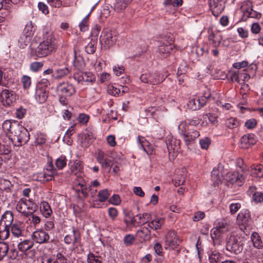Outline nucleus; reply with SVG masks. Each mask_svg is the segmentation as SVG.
Wrapping results in <instances>:
<instances>
[{
    "mask_svg": "<svg viewBox=\"0 0 263 263\" xmlns=\"http://www.w3.org/2000/svg\"><path fill=\"white\" fill-rule=\"evenodd\" d=\"M43 41L36 47L35 55L39 58L47 57L55 51L57 41L49 28L45 27L43 29Z\"/></svg>",
    "mask_w": 263,
    "mask_h": 263,
    "instance_id": "obj_1",
    "label": "nucleus"
},
{
    "mask_svg": "<svg viewBox=\"0 0 263 263\" xmlns=\"http://www.w3.org/2000/svg\"><path fill=\"white\" fill-rule=\"evenodd\" d=\"M13 138L11 140L15 146H20L25 144L30 139V135L28 130L20 125L14 133Z\"/></svg>",
    "mask_w": 263,
    "mask_h": 263,
    "instance_id": "obj_2",
    "label": "nucleus"
},
{
    "mask_svg": "<svg viewBox=\"0 0 263 263\" xmlns=\"http://www.w3.org/2000/svg\"><path fill=\"white\" fill-rule=\"evenodd\" d=\"M15 208L18 212L28 216L34 211L35 204L30 200L22 198L17 202Z\"/></svg>",
    "mask_w": 263,
    "mask_h": 263,
    "instance_id": "obj_3",
    "label": "nucleus"
},
{
    "mask_svg": "<svg viewBox=\"0 0 263 263\" xmlns=\"http://www.w3.org/2000/svg\"><path fill=\"white\" fill-rule=\"evenodd\" d=\"M181 240L177 232L174 230L168 231L164 237V248L166 250H174L178 248Z\"/></svg>",
    "mask_w": 263,
    "mask_h": 263,
    "instance_id": "obj_4",
    "label": "nucleus"
},
{
    "mask_svg": "<svg viewBox=\"0 0 263 263\" xmlns=\"http://www.w3.org/2000/svg\"><path fill=\"white\" fill-rule=\"evenodd\" d=\"M117 36L116 31L109 29L104 30L100 37L101 44L104 48H109L116 43Z\"/></svg>",
    "mask_w": 263,
    "mask_h": 263,
    "instance_id": "obj_5",
    "label": "nucleus"
},
{
    "mask_svg": "<svg viewBox=\"0 0 263 263\" xmlns=\"http://www.w3.org/2000/svg\"><path fill=\"white\" fill-rule=\"evenodd\" d=\"M237 222L241 230L244 231L251 226V214L248 210H241L237 217Z\"/></svg>",
    "mask_w": 263,
    "mask_h": 263,
    "instance_id": "obj_6",
    "label": "nucleus"
},
{
    "mask_svg": "<svg viewBox=\"0 0 263 263\" xmlns=\"http://www.w3.org/2000/svg\"><path fill=\"white\" fill-rule=\"evenodd\" d=\"M226 249L235 254L240 253L242 249L240 238L236 235H231L227 240Z\"/></svg>",
    "mask_w": 263,
    "mask_h": 263,
    "instance_id": "obj_7",
    "label": "nucleus"
},
{
    "mask_svg": "<svg viewBox=\"0 0 263 263\" xmlns=\"http://www.w3.org/2000/svg\"><path fill=\"white\" fill-rule=\"evenodd\" d=\"M15 100V95L13 91L8 89L3 88L0 92V103L5 107H10Z\"/></svg>",
    "mask_w": 263,
    "mask_h": 263,
    "instance_id": "obj_8",
    "label": "nucleus"
},
{
    "mask_svg": "<svg viewBox=\"0 0 263 263\" xmlns=\"http://www.w3.org/2000/svg\"><path fill=\"white\" fill-rule=\"evenodd\" d=\"M21 124L15 121L5 120L2 124V129L6 135L12 140V136Z\"/></svg>",
    "mask_w": 263,
    "mask_h": 263,
    "instance_id": "obj_9",
    "label": "nucleus"
},
{
    "mask_svg": "<svg viewBox=\"0 0 263 263\" xmlns=\"http://www.w3.org/2000/svg\"><path fill=\"white\" fill-rule=\"evenodd\" d=\"M209 6L213 15L218 16L224 9V0H209Z\"/></svg>",
    "mask_w": 263,
    "mask_h": 263,
    "instance_id": "obj_10",
    "label": "nucleus"
},
{
    "mask_svg": "<svg viewBox=\"0 0 263 263\" xmlns=\"http://www.w3.org/2000/svg\"><path fill=\"white\" fill-rule=\"evenodd\" d=\"M57 91L58 95L65 97H70L76 92L74 86L67 82L60 84L57 87Z\"/></svg>",
    "mask_w": 263,
    "mask_h": 263,
    "instance_id": "obj_11",
    "label": "nucleus"
},
{
    "mask_svg": "<svg viewBox=\"0 0 263 263\" xmlns=\"http://www.w3.org/2000/svg\"><path fill=\"white\" fill-rule=\"evenodd\" d=\"M31 238L33 242L42 244L47 242L49 240L50 236L45 231L37 230L32 233Z\"/></svg>",
    "mask_w": 263,
    "mask_h": 263,
    "instance_id": "obj_12",
    "label": "nucleus"
},
{
    "mask_svg": "<svg viewBox=\"0 0 263 263\" xmlns=\"http://www.w3.org/2000/svg\"><path fill=\"white\" fill-rule=\"evenodd\" d=\"M73 78L77 81L78 83L85 82L92 84L96 80L95 76L91 72H77L74 74Z\"/></svg>",
    "mask_w": 263,
    "mask_h": 263,
    "instance_id": "obj_13",
    "label": "nucleus"
},
{
    "mask_svg": "<svg viewBox=\"0 0 263 263\" xmlns=\"http://www.w3.org/2000/svg\"><path fill=\"white\" fill-rule=\"evenodd\" d=\"M81 240L80 233L77 229L72 228L71 233L67 234L64 237V241L67 244L72 243L73 246L79 244Z\"/></svg>",
    "mask_w": 263,
    "mask_h": 263,
    "instance_id": "obj_14",
    "label": "nucleus"
},
{
    "mask_svg": "<svg viewBox=\"0 0 263 263\" xmlns=\"http://www.w3.org/2000/svg\"><path fill=\"white\" fill-rule=\"evenodd\" d=\"M227 179L232 184L236 183L238 185L241 186L244 182L245 178L241 173L230 172L227 174Z\"/></svg>",
    "mask_w": 263,
    "mask_h": 263,
    "instance_id": "obj_15",
    "label": "nucleus"
},
{
    "mask_svg": "<svg viewBox=\"0 0 263 263\" xmlns=\"http://www.w3.org/2000/svg\"><path fill=\"white\" fill-rule=\"evenodd\" d=\"M180 140L174 138H168L166 145L169 154L173 153V156H176L180 147Z\"/></svg>",
    "mask_w": 263,
    "mask_h": 263,
    "instance_id": "obj_16",
    "label": "nucleus"
},
{
    "mask_svg": "<svg viewBox=\"0 0 263 263\" xmlns=\"http://www.w3.org/2000/svg\"><path fill=\"white\" fill-rule=\"evenodd\" d=\"M69 166L71 172L78 176H81L83 170V165L79 160H71L69 162Z\"/></svg>",
    "mask_w": 263,
    "mask_h": 263,
    "instance_id": "obj_17",
    "label": "nucleus"
},
{
    "mask_svg": "<svg viewBox=\"0 0 263 263\" xmlns=\"http://www.w3.org/2000/svg\"><path fill=\"white\" fill-rule=\"evenodd\" d=\"M208 31L209 44L214 47H218L222 39L221 35L218 32H214L211 29H209Z\"/></svg>",
    "mask_w": 263,
    "mask_h": 263,
    "instance_id": "obj_18",
    "label": "nucleus"
},
{
    "mask_svg": "<svg viewBox=\"0 0 263 263\" xmlns=\"http://www.w3.org/2000/svg\"><path fill=\"white\" fill-rule=\"evenodd\" d=\"M79 178L76 180L74 182V186L76 190L81 192L83 196H87L88 195V189L86 182L81 176H78Z\"/></svg>",
    "mask_w": 263,
    "mask_h": 263,
    "instance_id": "obj_19",
    "label": "nucleus"
},
{
    "mask_svg": "<svg viewBox=\"0 0 263 263\" xmlns=\"http://www.w3.org/2000/svg\"><path fill=\"white\" fill-rule=\"evenodd\" d=\"M200 136L199 132L195 129H193L190 131H188L182 137V138L187 146L194 143L197 138Z\"/></svg>",
    "mask_w": 263,
    "mask_h": 263,
    "instance_id": "obj_20",
    "label": "nucleus"
},
{
    "mask_svg": "<svg viewBox=\"0 0 263 263\" xmlns=\"http://www.w3.org/2000/svg\"><path fill=\"white\" fill-rule=\"evenodd\" d=\"M254 135L248 134L243 136L240 140V146L242 148H247L255 143Z\"/></svg>",
    "mask_w": 263,
    "mask_h": 263,
    "instance_id": "obj_21",
    "label": "nucleus"
},
{
    "mask_svg": "<svg viewBox=\"0 0 263 263\" xmlns=\"http://www.w3.org/2000/svg\"><path fill=\"white\" fill-rule=\"evenodd\" d=\"M164 222L165 219L164 218L155 217L148 222V226L151 229L156 231L160 230L164 224Z\"/></svg>",
    "mask_w": 263,
    "mask_h": 263,
    "instance_id": "obj_22",
    "label": "nucleus"
},
{
    "mask_svg": "<svg viewBox=\"0 0 263 263\" xmlns=\"http://www.w3.org/2000/svg\"><path fill=\"white\" fill-rule=\"evenodd\" d=\"M13 220V215L10 211H6L2 216L0 222V227L4 224V226L9 227Z\"/></svg>",
    "mask_w": 263,
    "mask_h": 263,
    "instance_id": "obj_23",
    "label": "nucleus"
},
{
    "mask_svg": "<svg viewBox=\"0 0 263 263\" xmlns=\"http://www.w3.org/2000/svg\"><path fill=\"white\" fill-rule=\"evenodd\" d=\"M136 236L140 241L148 240L151 238V231L146 227H142L137 231Z\"/></svg>",
    "mask_w": 263,
    "mask_h": 263,
    "instance_id": "obj_24",
    "label": "nucleus"
},
{
    "mask_svg": "<svg viewBox=\"0 0 263 263\" xmlns=\"http://www.w3.org/2000/svg\"><path fill=\"white\" fill-rule=\"evenodd\" d=\"M241 9L244 15L249 17H253V10L252 9V4L250 1H246L243 2Z\"/></svg>",
    "mask_w": 263,
    "mask_h": 263,
    "instance_id": "obj_25",
    "label": "nucleus"
},
{
    "mask_svg": "<svg viewBox=\"0 0 263 263\" xmlns=\"http://www.w3.org/2000/svg\"><path fill=\"white\" fill-rule=\"evenodd\" d=\"M138 141L141 144L142 149L148 155H152L154 151L153 146L144 137H138Z\"/></svg>",
    "mask_w": 263,
    "mask_h": 263,
    "instance_id": "obj_26",
    "label": "nucleus"
},
{
    "mask_svg": "<svg viewBox=\"0 0 263 263\" xmlns=\"http://www.w3.org/2000/svg\"><path fill=\"white\" fill-rule=\"evenodd\" d=\"M173 45L168 44H161L158 46V52L162 58L167 57L170 53V51L173 49Z\"/></svg>",
    "mask_w": 263,
    "mask_h": 263,
    "instance_id": "obj_27",
    "label": "nucleus"
},
{
    "mask_svg": "<svg viewBox=\"0 0 263 263\" xmlns=\"http://www.w3.org/2000/svg\"><path fill=\"white\" fill-rule=\"evenodd\" d=\"M35 31V27L31 21H29L27 23L24 29L23 34L27 35L26 42L30 41L32 36L33 35Z\"/></svg>",
    "mask_w": 263,
    "mask_h": 263,
    "instance_id": "obj_28",
    "label": "nucleus"
},
{
    "mask_svg": "<svg viewBox=\"0 0 263 263\" xmlns=\"http://www.w3.org/2000/svg\"><path fill=\"white\" fill-rule=\"evenodd\" d=\"M48 97V93L42 88H37L35 91V98L39 103H43L46 101Z\"/></svg>",
    "mask_w": 263,
    "mask_h": 263,
    "instance_id": "obj_29",
    "label": "nucleus"
},
{
    "mask_svg": "<svg viewBox=\"0 0 263 263\" xmlns=\"http://www.w3.org/2000/svg\"><path fill=\"white\" fill-rule=\"evenodd\" d=\"M40 209L43 215L46 218L50 217L52 213L50 205L45 201H43L41 202Z\"/></svg>",
    "mask_w": 263,
    "mask_h": 263,
    "instance_id": "obj_30",
    "label": "nucleus"
},
{
    "mask_svg": "<svg viewBox=\"0 0 263 263\" xmlns=\"http://www.w3.org/2000/svg\"><path fill=\"white\" fill-rule=\"evenodd\" d=\"M11 233L15 237L24 236V230L20 223H14L11 226Z\"/></svg>",
    "mask_w": 263,
    "mask_h": 263,
    "instance_id": "obj_31",
    "label": "nucleus"
},
{
    "mask_svg": "<svg viewBox=\"0 0 263 263\" xmlns=\"http://www.w3.org/2000/svg\"><path fill=\"white\" fill-rule=\"evenodd\" d=\"M34 245V242L32 240L26 239L21 241L17 245L18 249L22 252H25L31 249Z\"/></svg>",
    "mask_w": 263,
    "mask_h": 263,
    "instance_id": "obj_32",
    "label": "nucleus"
},
{
    "mask_svg": "<svg viewBox=\"0 0 263 263\" xmlns=\"http://www.w3.org/2000/svg\"><path fill=\"white\" fill-rule=\"evenodd\" d=\"M256 187L251 186L249 187L248 193L250 195L253 196V199L256 202H261L263 201V193L259 192H255Z\"/></svg>",
    "mask_w": 263,
    "mask_h": 263,
    "instance_id": "obj_33",
    "label": "nucleus"
},
{
    "mask_svg": "<svg viewBox=\"0 0 263 263\" xmlns=\"http://www.w3.org/2000/svg\"><path fill=\"white\" fill-rule=\"evenodd\" d=\"M251 239L253 242V246L258 249L263 248V242L259 235L256 232H253L251 236Z\"/></svg>",
    "mask_w": 263,
    "mask_h": 263,
    "instance_id": "obj_34",
    "label": "nucleus"
},
{
    "mask_svg": "<svg viewBox=\"0 0 263 263\" xmlns=\"http://www.w3.org/2000/svg\"><path fill=\"white\" fill-rule=\"evenodd\" d=\"M124 221L127 226L132 225L134 227H137V220L131 212L124 213Z\"/></svg>",
    "mask_w": 263,
    "mask_h": 263,
    "instance_id": "obj_35",
    "label": "nucleus"
},
{
    "mask_svg": "<svg viewBox=\"0 0 263 263\" xmlns=\"http://www.w3.org/2000/svg\"><path fill=\"white\" fill-rule=\"evenodd\" d=\"M56 174V171L53 168V165L50 164L44 170L43 177L46 181L51 180Z\"/></svg>",
    "mask_w": 263,
    "mask_h": 263,
    "instance_id": "obj_36",
    "label": "nucleus"
},
{
    "mask_svg": "<svg viewBox=\"0 0 263 263\" xmlns=\"http://www.w3.org/2000/svg\"><path fill=\"white\" fill-rule=\"evenodd\" d=\"M69 69L66 67L58 68L54 71L52 77L54 79H59L67 75L69 73Z\"/></svg>",
    "mask_w": 263,
    "mask_h": 263,
    "instance_id": "obj_37",
    "label": "nucleus"
},
{
    "mask_svg": "<svg viewBox=\"0 0 263 263\" xmlns=\"http://www.w3.org/2000/svg\"><path fill=\"white\" fill-rule=\"evenodd\" d=\"M130 0H116L114 8L118 12L125 9L130 3Z\"/></svg>",
    "mask_w": 263,
    "mask_h": 263,
    "instance_id": "obj_38",
    "label": "nucleus"
},
{
    "mask_svg": "<svg viewBox=\"0 0 263 263\" xmlns=\"http://www.w3.org/2000/svg\"><path fill=\"white\" fill-rule=\"evenodd\" d=\"M211 179L215 185H218L221 182V175L217 168H213L211 173Z\"/></svg>",
    "mask_w": 263,
    "mask_h": 263,
    "instance_id": "obj_39",
    "label": "nucleus"
},
{
    "mask_svg": "<svg viewBox=\"0 0 263 263\" xmlns=\"http://www.w3.org/2000/svg\"><path fill=\"white\" fill-rule=\"evenodd\" d=\"M251 173L254 176L263 177V165L259 164L252 166Z\"/></svg>",
    "mask_w": 263,
    "mask_h": 263,
    "instance_id": "obj_40",
    "label": "nucleus"
},
{
    "mask_svg": "<svg viewBox=\"0 0 263 263\" xmlns=\"http://www.w3.org/2000/svg\"><path fill=\"white\" fill-rule=\"evenodd\" d=\"M223 229H226L225 231H227L228 229L226 228L225 225L222 224V227H217L214 229H213V232L211 233V238L215 241L216 239H219L220 237L221 233L223 232L224 230Z\"/></svg>",
    "mask_w": 263,
    "mask_h": 263,
    "instance_id": "obj_41",
    "label": "nucleus"
},
{
    "mask_svg": "<svg viewBox=\"0 0 263 263\" xmlns=\"http://www.w3.org/2000/svg\"><path fill=\"white\" fill-rule=\"evenodd\" d=\"M136 217L138 218V220H137V226H138L140 224L147 223L150 219L151 214L148 213L139 214L136 215Z\"/></svg>",
    "mask_w": 263,
    "mask_h": 263,
    "instance_id": "obj_42",
    "label": "nucleus"
},
{
    "mask_svg": "<svg viewBox=\"0 0 263 263\" xmlns=\"http://www.w3.org/2000/svg\"><path fill=\"white\" fill-rule=\"evenodd\" d=\"M188 108L192 110H196L201 108L200 105L198 103L197 97H194L190 99L187 104Z\"/></svg>",
    "mask_w": 263,
    "mask_h": 263,
    "instance_id": "obj_43",
    "label": "nucleus"
},
{
    "mask_svg": "<svg viewBox=\"0 0 263 263\" xmlns=\"http://www.w3.org/2000/svg\"><path fill=\"white\" fill-rule=\"evenodd\" d=\"M211 97V93L209 90H206L200 98H197L198 103L200 107H203L206 103L208 99Z\"/></svg>",
    "mask_w": 263,
    "mask_h": 263,
    "instance_id": "obj_44",
    "label": "nucleus"
},
{
    "mask_svg": "<svg viewBox=\"0 0 263 263\" xmlns=\"http://www.w3.org/2000/svg\"><path fill=\"white\" fill-rule=\"evenodd\" d=\"M219 260L220 254L217 251H212L209 254V261L210 263H217Z\"/></svg>",
    "mask_w": 263,
    "mask_h": 263,
    "instance_id": "obj_45",
    "label": "nucleus"
},
{
    "mask_svg": "<svg viewBox=\"0 0 263 263\" xmlns=\"http://www.w3.org/2000/svg\"><path fill=\"white\" fill-rule=\"evenodd\" d=\"M188 129L189 124L185 121H181L178 126V133L182 137L188 132Z\"/></svg>",
    "mask_w": 263,
    "mask_h": 263,
    "instance_id": "obj_46",
    "label": "nucleus"
},
{
    "mask_svg": "<svg viewBox=\"0 0 263 263\" xmlns=\"http://www.w3.org/2000/svg\"><path fill=\"white\" fill-rule=\"evenodd\" d=\"M239 125V121L235 118L231 117L226 121V125L229 128H234Z\"/></svg>",
    "mask_w": 263,
    "mask_h": 263,
    "instance_id": "obj_47",
    "label": "nucleus"
},
{
    "mask_svg": "<svg viewBox=\"0 0 263 263\" xmlns=\"http://www.w3.org/2000/svg\"><path fill=\"white\" fill-rule=\"evenodd\" d=\"M149 84L151 85H156L161 83L163 81V78H160V76L156 74H151V78H149Z\"/></svg>",
    "mask_w": 263,
    "mask_h": 263,
    "instance_id": "obj_48",
    "label": "nucleus"
},
{
    "mask_svg": "<svg viewBox=\"0 0 263 263\" xmlns=\"http://www.w3.org/2000/svg\"><path fill=\"white\" fill-rule=\"evenodd\" d=\"M110 194L107 189H104L99 192L98 200L100 202L105 201L109 197Z\"/></svg>",
    "mask_w": 263,
    "mask_h": 263,
    "instance_id": "obj_49",
    "label": "nucleus"
},
{
    "mask_svg": "<svg viewBox=\"0 0 263 263\" xmlns=\"http://www.w3.org/2000/svg\"><path fill=\"white\" fill-rule=\"evenodd\" d=\"M8 250V245L4 242H0V260L6 256Z\"/></svg>",
    "mask_w": 263,
    "mask_h": 263,
    "instance_id": "obj_50",
    "label": "nucleus"
},
{
    "mask_svg": "<svg viewBox=\"0 0 263 263\" xmlns=\"http://www.w3.org/2000/svg\"><path fill=\"white\" fill-rule=\"evenodd\" d=\"M67 164V160L65 156H61L55 161V165L59 169H63Z\"/></svg>",
    "mask_w": 263,
    "mask_h": 263,
    "instance_id": "obj_51",
    "label": "nucleus"
},
{
    "mask_svg": "<svg viewBox=\"0 0 263 263\" xmlns=\"http://www.w3.org/2000/svg\"><path fill=\"white\" fill-rule=\"evenodd\" d=\"M74 66L78 69H82L85 66L84 61L82 57L75 56L73 61Z\"/></svg>",
    "mask_w": 263,
    "mask_h": 263,
    "instance_id": "obj_52",
    "label": "nucleus"
},
{
    "mask_svg": "<svg viewBox=\"0 0 263 263\" xmlns=\"http://www.w3.org/2000/svg\"><path fill=\"white\" fill-rule=\"evenodd\" d=\"M185 181V175L184 174L176 175L174 179L175 185L179 186L183 184Z\"/></svg>",
    "mask_w": 263,
    "mask_h": 263,
    "instance_id": "obj_53",
    "label": "nucleus"
},
{
    "mask_svg": "<svg viewBox=\"0 0 263 263\" xmlns=\"http://www.w3.org/2000/svg\"><path fill=\"white\" fill-rule=\"evenodd\" d=\"M43 66V63L42 62H34L30 64V69L33 72H36L40 70Z\"/></svg>",
    "mask_w": 263,
    "mask_h": 263,
    "instance_id": "obj_54",
    "label": "nucleus"
},
{
    "mask_svg": "<svg viewBox=\"0 0 263 263\" xmlns=\"http://www.w3.org/2000/svg\"><path fill=\"white\" fill-rule=\"evenodd\" d=\"M89 14L86 16L79 24L80 29L81 31H86L88 29V18Z\"/></svg>",
    "mask_w": 263,
    "mask_h": 263,
    "instance_id": "obj_55",
    "label": "nucleus"
},
{
    "mask_svg": "<svg viewBox=\"0 0 263 263\" xmlns=\"http://www.w3.org/2000/svg\"><path fill=\"white\" fill-rule=\"evenodd\" d=\"M88 263H102L100 256L95 255L92 253H90L87 255Z\"/></svg>",
    "mask_w": 263,
    "mask_h": 263,
    "instance_id": "obj_56",
    "label": "nucleus"
},
{
    "mask_svg": "<svg viewBox=\"0 0 263 263\" xmlns=\"http://www.w3.org/2000/svg\"><path fill=\"white\" fill-rule=\"evenodd\" d=\"M257 124V120L254 118H251L250 119L247 120L245 123V126L248 129H253L256 127Z\"/></svg>",
    "mask_w": 263,
    "mask_h": 263,
    "instance_id": "obj_57",
    "label": "nucleus"
},
{
    "mask_svg": "<svg viewBox=\"0 0 263 263\" xmlns=\"http://www.w3.org/2000/svg\"><path fill=\"white\" fill-rule=\"evenodd\" d=\"M199 143L202 149H208L211 144V140L209 137H206L200 139Z\"/></svg>",
    "mask_w": 263,
    "mask_h": 263,
    "instance_id": "obj_58",
    "label": "nucleus"
},
{
    "mask_svg": "<svg viewBox=\"0 0 263 263\" xmlns=\"http://www.w3.org/2000/svg\"><path fill=\"white\" fill-rule=\"evenodd\" d=\"M107 92L112 96H116L119 95L121 93V90L112 85H109L107 87Z\"/></svg>",
    "mask_w": 263,
    "mask_h": 263,
    "instance_id": "obj_59",
    "label": "nucleus"
},
{
    "mask_svg": "<svg viewBox=\"0 0 263 263\" xmlns=\"http://www.w3.org/2000/svg\"><path fill=\"white\" fill-rule=\"evenodd\" d=\"M10 235L9 227L4 226V228H0V239L5 240L7 239Z\"/></svg>",
    "mask_w": 263,
    "mask_h": 263,
    "instance_id": "obj_60",
    "label": "nucleus"
},
{
    "mask_svg": "<svg viewBox=\"0 0 263 263\" xmlns=\"http://www.w3.org/2000/svg\"><path fill=\"white\" fill-rule=\"evenodd\" d=\"M21 82L23 83L24 89H28L30 87L31 84V78L29 76L24 75L21 78Z\"/></svg>",
    "mask_w": 263,
    "mask_h": 263,
    "instance_id": "obj_61",
    "label": "nucleus"
},
{
    "mask_svg": "<svg viewBox=\"0 0 263 263\" xmlns=\"http://www.w3.org/2000/svg\"><path fill=\"white\" fill-rule=\"evenodd\" d=\"M100 164L102 168L106 169L109 168V170H110L114 163L111 159L105 158V159L100 163Z\"/></svg>",
    "mask_w": 263,
    "mask_h": 263,
    "instance_id": "obj_62",
    "label": "nucleus"
},
{
    "mask_svg": "<svg viewBox=\"0 0 263 263\" xmlns=\"http://www.w3.org/2000/svg\"><path fill=\"white\" fill-rule=\"evenodd\" d=\"M100 185V182L97 180H95L93 181L91 184L89 185L88 187V192L90 191V194L92 196L95 195L97 192V189H93V187H96Z\"/></svg>",
    "mask_w": 263,
    "mask_h": 263,
    "instance_id": "obj_63",
    "label": "nucleus"
},
{
    "mask_svg": "<svg viewBox=\"0 0 263 263\" xmlns=\"http://www.w3.org/2000/svg\"><path fill=\"white\" fill-rule=\"evenodd\" d=\"M26 112V109L22 106H21L17 108L16 110V117L19 119H22L24 117Z\"/></svg>",
    "mask_w": 263,
    "mask_h": 263,
    "instance_id": "obj_64",
    "label": "nucleus"
}]
</instances>
